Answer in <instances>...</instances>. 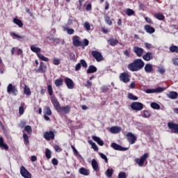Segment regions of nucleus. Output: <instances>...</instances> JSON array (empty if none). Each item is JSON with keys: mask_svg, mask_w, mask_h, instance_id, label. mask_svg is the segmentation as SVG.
<instances>
[{"mask_svg": "<svg viewBox=\"0 0 178 178\" xmlns=\"http://www.w3.org/2000/svg\"><path fill=\"white\" fill-rule=\"evenodd\" d=\"M144 70L145 73H152L154 72V66L152 64L147 63L144 67Z\"/></svg>", "mask_w": 178, "mask_h": 178, "instance_id": "aec40b11", "label": "nucleus"}, {"mask_svg": "<svg viewBox=\"0 0 178 178\" xmlns=\"http://www.w3.org/2000/svg\"><path fill=\"white\" fill-rule=\"evenodd\" d=\"M81 66L84 67L85 69L87 68L88 65L87 64V62L84 59H81L80 60V63H77L75 66V72H79L80 69H81Z\"/></svg>", "mask_w": 178, "mask_h": 178, "instance_id": "f8f14e48", "label": "nucleus"}, {"mask_svg": "<svg viewBox=\"0 0 178 178\" xmlns=\"http://www.w3.org/2000/svg\"><path fill=\"white\" fill-rule=\"evenodd\" d=\"M92 86V82L90 81H87L86 83H85V87H86V88H91Z\"/></svg>", "mask_w": 178, "mask_h": 178, "instance_id": "4d7b16f0", "label": "nucleus"}, {"mask_svg": "<svg viewBox=\"0 0 178 178\" xmlns=\"http://www.w3.org/2000/svg\"><path fill=\"white\" fill-rule=\"evenodd\" d=\"M70 59L73 62H76V55L74 54V53H70Z\"/></svg>", "mask_w": 178, "mask_h": 178, "instance_id": "6e6d98bb", "label": "nucleus"}, {"mask_svg": "<svg viewBox=\"0 0 178 178\" xmlns=\"http://www.w3.org/2000/svg\"><path fill=\"white\" fill-rule=\"evenodd\" d=\"M10 36L15 37L16 38H23V36H20V35L16 34L15 32H10Z\"/></svg>", "mask_w": 178, "mask_h": 178, "instance_id": "052dcab7", "label": "nucleus"}, {"mask_svg": "<svg viewBox=\"0 0 178 178\" xmlns=\"http://www.w3.org/2000/svg\"><path fill=\"white\" fill-rule=\"evenodd\" d=\"M144 66H145V63H144L142 59L137 58L128 65V69L131 72H138V70H141Z\"/></svg>", "mask_w": 178, "mask_h": 178, "instance_id": "f03ea898", "label": "nucleus"}, {"mask_svg": "<svg viewBox=\"0 0 178 178\" xmlns=\"http://www.w3.org/2000/svg\"><path fill=\"white\" fill-rule=\"evenodd\" d=\"M158 72L161 74H165V73L166 72V70H165V68H163V67H159Z\"/></svg>", "mask_w": 178, "mask_h": 178, "instance_id": "864d4df0", "label": "nucleus"}, {"mask_svg": "<svg viewBox=\"0 0 178 178\" xmlns=\"http://www.w3.org/2000/svg\"><path fill=\"white\" fill-rule=\"evenodd\" d=\"M97 70H98L97 67H95V65H90L88 67V69L87 70L86 73L88 74H91L92 73H95L97 72Z\"/></svg>", "mask_w": 178, "mask_h": 178, "instance_id": "a878e982", "label": "nucleus"}, {"mask_svg": "<svg viewBox=\"0 0 178 178\" xmlns=\"http://www.w3.org/2000/svg\"><path fill=\"white\" fill-rule=\"evenodd\" d=\"M111 146L113 149H115V151H127V149H129V147H123L122 145L115 143H111Z\"/></svg>", "mask_w": 178, "mask_h": 178, "instance_id": "2eb2a0df", "label": "nucleus"}, {"mask_svg": "<svg viewBox=\"0 0 178 178\" xmlns=\"http://www.w3.org/2000/svg\"><path fill=\"white\" fill-rule=\"evenodd\" d=\"M122 131V127L119 126H114L110 128V132L112 134H119Z\"/></svg>", "mask_w": 178, "mask_h": 178, "instance_id": "a211bd4d", "label": "nucleus"}, {"mask_svg": "<svg viewBox=\"0 0 178 178\" xmlns=\"http://www.w3.org/2000/svg\"><path fill=\"white\" fill-rule=\"evenodd\" d=\"M74 47H83V42L80 41V37L75 35L72 38Z\"/></svg>", "mask_w": 178, "mask_h": 178, "instance_id": "dca6fc26", "label": "nucleus"}, {"mask_svg": "<svg viewBox=\"0 0 178 178\" xmlns=\"http://www.w3.org/2000/svg\"><path fill=\"white\" fill-rule=\"evenodd\" d=\"M169 49L172 53L175 52L176 54H178V46L172 45L171 47H169Z\"/></svg>", "mask_w": 178, "mask_h": 178, "instance_id": "79ce46f5", "label": "nucleus"}, {"mask_svg": "<svg viewBox=\"0 0 178 178\" xmlns=\"http://www.w3.org/2000/svg\"><path fill=\"white\" fill-rule=\"evenodd\" d=\"M92 140L97 143L98 145H100V147H102L104 145V140H101V138L96 136H92Z\"/></svg>", "mask_w": 178, "mask_h": 178, "instance_id": "bb28decb", "label": "nucleus"}, {"mask_svg": "<svg viewBox=\"0 0 178 178\" xmlns=\"http://www.w3.org/2000/svg\"><path fill=\"white\" fill-rule=\"evenodd\" d=\"M145 22H147V23H149V24H152V23H154L153 22H152V19H151L149 17H145Z\"/></svg>", "mask_w": 178, "mask_h": 178, "instance_id": "69168bd1", "label": "nucleus"}, {"mask_svg": "<svg viewBox=\"0 0 178 178\" xmlns=\"http://www.w3.org/2000/svg\"><path fill=\"white\" fill-rule=\"evenodd\" d=\"M101 90H102V92H106V91H108V90H109V88H108V86H103L101 88Z\"/></svg>", "mask_w": 178, "mask_h": 178, "instance_id": "0e129e2a", "label": "nucleus"}, {"mask_svg": "<svg viewBox=\"0 0 178 178\" xmlns=\"http://www.w3.org/2000/svg\"><path fill=\"white\" fill-rule=\"evenodd\" d=\"M64 31L66 30L67 32V34L72 35L74 34V29H70L67 25H65L63 26Z\"/></svg>", "mask_w": 178, "mask_h": 178, "instance_id": "c9c22d12", "label": "nucleus"}, {"mask_svg": "<svg viewBox=\"0 0 178 178\" xmlns=\"http://www.w3.org/2000/svg\"><path fill=\"white\" fill-rule=\"evenodd\" d=\"M24 93L26 95H31V90H30V88L29 86H27V85H24Z\"/></svg>", "mask_w": 178, "mask_h": 178, "instance_id": "f704fd0d", "label": "nucleus"}, {"mask_svg": "<svg viewBox=\"0 0 178 178\" xmlns=\"http://www.w3.org/2000/svg\"><path fill=\"white\" fill-rule=\"evenodd\" d=\"M128 99H131V101H137L138 99V97L135 96L133 93H128Z\"/></svg>", "mask_w": 178, "mask_h": 178, "instance_id": "a19ab883", "label": "nucleus"}, {"mask_svg": "<svg viewBox=\"0 0 178 178\" xmlns=\"http://www.w3.org/2000/svg\"><path fill=\"white\" fill-rule=\"evenodd\" d=\"M84 29L87 30L88 31H90L91 30V25H90V22H86L83 25Z\"/></svg>", "mask_w": 178, "mask_h": 178, "instance_id": "8fccbe9b", "label": "nucleus"}, {"mask_svg": "<svg viewBox=\"0 0 178 178\" xmlns=\"http://www.w3.org/2000/svg\"><path fill=\"white\" fill-rule=\"evenodd\" d=\"M168 98H170V99H177L178 98V93L177 92L171 91L170 92V94L168 95Z\"/></svg>", "mask_w": 178, "mask_h": 178, "instance_id": "cd10ccee", "label": "nucleus"}, {"mask_svg": "<svg viewBox=\"0 0 178 178\" xmlns=\"http://www.w3.org/2000/svg\"><path fill=\"white\" fill-rule=\"evenodd\" d=\"M23 138L25 145H29L30 144V140H29V136L27 134H23Z\"/></svg>", "mask_w": 178, "mask_h": 178, "instance_id": "4c0bfd02", "label": "nucleus"}, {"mask_svg": "<svg viewBox=\"0 0 178 178\" xmlns=\"http://www.w3.org/2000/svg\"><path fill=\"white\" fill-rule=\"evenodd\" d=\"M150 106H151V108H152V109H156L157 111L161 109V106L158 103H156V102L151 103Z\"/></svg>", "mask_w": 178, "mask_h": 178, "instance_id": "ea45409f", "label": "nucleus"}, {"mask_svg": "<svg viewBox=\"0 0 178 178\" xmlns=\"http://www.w3.org/2000/svg\"><path fill=\"white\" fill-rule=\"evenodd\" d=\"M47 91H48L49 95H50V97H54V96H52V95H54V89L52 88V85L47 86Z\"/></svg>", "mask_w": 178, "mask_h": 178, "instance_id": "c03bdc74", "label": "nucleus"}, {"mask_svg": "<svg viewBox=\"0 0 178 178\" xmlns=\"http://www.w3.org/2000/svg\"><path fill=\"white\" fill-rule=\"evenodd\" d=\"M7 92L8 94H12L14 97H16L17 94H19V90H17V88L15 86H13L12 83H9L7 87Z\"/></svg>", "mask_w": 178, "mask_h": 178, "instance_id": "39448f33", "label": "nucleus"}, {"mask_svg": "<svg viewBox=\"0 0 178 178\" xmlns=\"http://www.w3.org/2000/svg\"><path fill=\"white\" fill-rule=\"evenodd\" d=\"M54 149H55V151L56 152H61V151H62V148H60V147H59V145H55L54 146Z\"/></svg>", "mask_w": 178, "mask_h": 178, "instance_id": "13d9d810", "label": "nucleus"}, {"mask_svg": "<svg viewBox=\"0 0 178 178\" xmlns=\"http://www.w3.org/2000/svg\"><path fill=\"white\" fill-rule=\"evenodd\" d=\"M131 108L132 111H136V112H138L140 111H143L144 108V104L140 102H134L131 104Z\"/></svg>", "mask_w": 178, "mask_h": 178, "instance_id": "20e7f679", "label": "nucleus"}, {"mask_svg": "<svg viewBox=\"0 0 178 178\" xmlns=\"http://www.w3.org/2000/svg\"><path fill=\"white\" fill-rule=\"evenodd\" d=\"M24 131H26L28 134H31V133H33V129H31V126L30 125L25 126Z\"/></svg>", "mask_w": 178, "mask_h": 178, "instance_id": "a18cd8bd", "label": "nucleus"}, {"mask_svg": "<svg viewBox=\"0 0 178 178\" xmlns=\"http://www.w3.org/2000/svg\"><path fill=\"white\" fill-rule=\"evenodd\" d=\"M53 63L56 66H58V65H60V59L57 58H54V60H53Z\"/></svg>", "mask_w": 178, "mask_h": 178, "instance_id": "3c124183", "label": "nucleus"}, {"mask_svg": "<svg viewBox=\"0 0 178 178\" xmlns=\"http://www.w3.org/2000/svg\"><path fill=\"white\" fill-rule=\"evenodd\" d=\"M51 102L57 112H58V113H62L63 112V113L67 115V113H70L72 107H70V106L69 105H67L65 106H60V104H59V102L58 101V99H56V97H51Z\"/></svg>", "mask_w": 178, "mask_h": 178, "instance_id": "f257e3e1", "label": "nucleus"}, {"mask_svg": "<svg viewBox=\"0 0 178 178\" xmlns=\"http://www.w3.org/2000/svg\"><path fill=\"white\" fill-rule=\"evenodd\" d=\"M43 137L47 140V141L55 140V133H54V131H45L43 134Z\"/></svg>", "mask_w": 178, "mask_h": 178, "instance_id": "6e6552de", "label": "nucleus"}, {"mask_svg": "<svg viewBox=\"0 0 178 178\" xmlns=\"http://www.w3.org/2000/svg\"><path fill=\"white\" fill-rule=\"evenodd\" d=\"M104 20L108 26H112L113 24V22H112V19H111V17L109 15H105L104 16Z\"/></svg>", "mask_w": 178, "mask_h": 178, "instance_id": "473e14b6", "label": "nucleus"}, {"mask_svg": "<svg viewBox=\"0 0 178 178\" xmlns=\"http://www.w3.org/2000/svg\"><path fill=\"white\" fill-rule=\"evenodd\" d=\"M89 144L92 146V148H93L94 151H98V146H97L95 143L92 142V140H89Z\"/></svg>", "mask_w": 178, "mask_h": 178, "instance_id": "09e8293b", "label": "nucleus"}, {"mask_svg": "<svg viewBox=\"0 0 178 178\" xmlns=\"http://www.w3.org/2000/svg\"><path fill=\"white\" fill-rule=\"evenodd\" d=\"M92 167L93 170H95V172H99V165L98 164V162L97 161V160H95V159H93L92 160Z\"/></svg>", "mask_w": 178, "mask_h": 178, "instance_id": "4be33fe9", "label": "nucleus"}, {"mask_svg": "<svg viewBox=\"0 0 178 178\" xmlns=\"http://www.w3.org/2000/svg\"><path fill=\"white\" fill-rule=\"evenodd\" d=\"M149 156V154L145 153L140 159H136L135 162L136 163H138L140 168H143V166H144V162H145V161L148 159Z\"/></svg>", "mask_w": 178, "mask_h": 178, "instance_id": "7ed1b4c3", "label": "nucleus"}, {"mask_svg": "<svg viewBox=\"0 0 178 178\" xmlns=\"http://www.w3.org/2000/svg\"><path fill=\"white\" fill-rule=\"evenodd\" d=\"M21 176L24 178H31V174L26 169L25 166L22 165L20 168Z\"/></svg>", "mask_w": 178, "mask_h": 178, "instance_id": "1a4fd4ad", "label": "nucleus"}, {"mask_svg": "<svg viewBox=\"0 0 178 178\" xmlns=\"http://www.w3.org/2000/svg\"><path fill=\"white\" fill-rule=\"evenodd\" d=\"M165 90L163 88H156L155 89H147L145 90L146 94H159L160 92H163Z\"/></svg>", "mask_w": 178, "mask_h": 178, "instance_id": "9b49d317", "label": "nucleus"}, {"mask_svg": "<svg viewBox=\"0 0 178 178\" xmlns=\"http://www.w3.org/2000/svg\"><path fill=\"white\" fill-rule=\"evenodd\" d=\"M125 13L126 15H127V16H133V15H134V13H136L134 12V10H131V8H127L125 10Z\"/></svg>", "mask_w": 178, "mask_h": 178, "instance_id": "49530a36", "label": "nucleus"}, {"mask_svg": "<svg viewBox=\"0 0 178 178\" xmlns=\"http://www.w3.org/2000/svg\"><path fill=\"white\" fill-rule=\"evenodd\" d=\"M144 30L146 31V33H148V34H154V33H155V28L149 24L145 25Z\"/></svg>", "mask_w": 178, "mask_h": 178, "instance_id": "6ab92c4d", "label": "nucleus"}, {"mask_svg": "<svg viewBox=\"0 0 178 178\" xmlns=\"http://www.w3.org/2000/svg\"><path fill=\"white\" fill-rule=\"evenodd\" d=\"M54 84L56 87H60V86H63V79H56L54 81Z\"/></svg>", "mask_w": 178, "mask_h": 178, "instance_id": "72a5a7b5", "label": "nucleus"}, {"mask_svg": "<svg viewBox=\"0 0 178 178\" xmlns=\"http://www.w3.org/2000/svg\"><path fill=\"white\" fill-rule=\"evenodd\" d=\"M143 59H144V60H146V62H149V60L154 59V55L152 54V53L148 51L143 56Z\"/></svg>", "mask_w": 178, "mask_h": 178, "instance_id": "412c9836", "label": "nucleus"}, {"mask_svg": "<svg viewBox=\"0 0 178 178\" xmlns=\"http://www.w3.org/2000/svg\"><path fill=\"white\" fill-rule=\"evenodd\" d=\"M151 113L147 110L143 111V118H149Z\"/></svg>", "mask_w": 178, "mask_h": 178, "instance_id": "603ef678", "label": "nucleus"}, {"mask_svg": "<svg viewBox=\"0 0 178 178\" xmlns=\"http://www.w3.org/2000/svg\"><path fill=\"white\" fill-rule=\"evenodd\" d=\"M154 17L157 19L158 20H165V15H162L161 13H155L154 15Z\"/></svg>", "mask_w": 178, "mask_h": 178, "instance_id": "e433bc0d", "label": "nucleus"}, {"mask_svg": "<svg viewBox=\"0 0 178 178\" xmlns=\"http://www.w3.org/2000/svg\"><path fill=\"white\" fill-rule=\"evenodd\" d=\"M118 178H127V175H126V172H120L118 174Z\"/></svg>", "mask_w": 178, "mask_h": 178, "instance_id": "5fc2aeb1", "label": "nucleus"}, {"mask_svg": "<svg viewBox=\"0 0 178 178\" xmlns=\"http://www.w3.org/2000/svg\"><path fill=\"white\" fill-rule=\"evenodd\" d=\"M82 43H83L82 47H88V44H90V42L88 41V40L84 39Z\"/></svg>", "mask_w": 178, "mask_h": 178, "instance_id": "e2e57ef3", "label": "nucleus"}, {"mask_svg": "<svg viewBox=\"0 0 178 178\" xmlns=\"http://www.w3.org/2000/svg\"><path fill=\"white\" fill-rule=\"evenodd\" d=\"M168 127L171 131V133L178 134V124H175L173 122H168Z\"/></svg>", "mask_w": 178, "mask_h": 178, "instance_id": "ddd939ff", "label": "nucleus"}, {"mask_svg": "<svg viewBox=\"0 0 178 178\" xmlns=\"http://www.w3.org/2000/svg\"><path fill=\"white\" fill-rule=\"evenodd\" d=\"M99 156H101L102 159H104L106 163H108V157L102 153H99Z\"/></svg>", "mask_w": 178, "mask_h": 178, "instance_id": "bf43d9fd", "label": "nucleus"}, {"mask_svg": "<svg viewBox=\"0 0 178 178\" xmlns=\"http://www.w3.org/2000/svg\"><path fill=\"white\" fill-rule=\"evenodd\" d=\"M108 42L111 47H115V45H118V44H119V40L114 38H110L108 40Z\"/></svg>", "mask_w": 178, "mask_h": 178, "instance_id": "c85d7f7f", "label": "nucleus"}, {"mask_svg": "<svg viewBox=\"0 0 178 178\" xmlns=\"http://www.w3.org/2000/svg\"><path fill=\"white\" fill-rule=\"evenodd\" d=\"M112 175H113V169H107L106 176H107V177H112Z\"/></svg>", "mask_w": 178, "mask_h": 178, "instance_id": "de8ad7c7", "label": "nucleus"}, {"mask_svg": "<svg viewBox=\"0 0 178 178\" xmlns=\"http://www.w3.org/2000/svg\"><path fill=\"white\" fill-rule=\"evenodd\" d=\"M0 148H1V149H5L6 151L9 149V146L3 142V138L2 136L0 137Z\"/></svg>", "mask_w": 178, "mask_h": 178, "instance_id": "393cba45", "label": "nucleus"}, {"mask_svg": "<svg viewBox=\"0 0 178 178\" xmlns=\"http://www.w3.org/2000/svg\"><path fill=\"white\" fill-rule=\"evenodd\" d=\"M133 51L138 58H141L144 54V49L137 46L134 47Z\"/></svg>", "mask_w": 178, "mask_h": 178, "instance_id": "f3484780", "label": "nucleus"}, {"mask_svg": "<svg viewBox=\"0 0 178 178\" xmlns=\"http://www.w3.org/2000/svg\"><path fill=\"white\" fill-rule=\"evenodd\" d=\"M79 172L80 173V175H83V176H89L90 175V170H88L84 167H81V168H79Z\"/></svg>", "mask_w": 178, "mask_h": 178, "instance_id": "b1692460", "label": "nucleus"}, {"mask_svg": "<svg viewBox=\"0 0 178 178\" xmlns=\"http://www.w3.org/2000/svg\"><path fill=\"white\" fill-rule=\"evenodd\" d=\"M31 51H32V52H35V54L38 55V54H40V52H41V48L35 47V46L34 44H32L31 46Z\"/></svg>", "mask_w": 178, "mask_h": 178, "instance_id": "c756f323", "label": "nucleus"}, {"mask_svg": "<svg viewBox=\"0 0 178 178\" xmlns=\"http://www.w3.org/2000/svg\"><path fill=\"white\" fill-rule=\"evenodd\" d=\"M128 143L133 145L137 141V137L131 132H128L126 135Z\"/></svg>", "mask_w": 178, "mask_h": 178, "instance_id": "0eeeda50", "label": "nucleus"}, {"mask_svg": "<svg viewBox=\"0 0 178 178\" xmlns=\"http://www.w3.org/2000/svg\"><path fill=\"white\" fill-rule=\"evenodd\" d=\"M51 163H53V165H54V166L58 165V161L57 159H52L51 160Z\"/></svg>", "mask_w": 178, "mask_h": 178, "instance_id": "774afa93", "label": "nucleus"}, {"mask_svg": "<svg viewBox=\"0 0 178 178\" xmlns=\"http://www.w3.org/2000/svg\"><path fill=\"white\" fill-rule=\"evenodd\" d=\"M45 156L47 159H51V156H52V152H51V150L48 148L46 149Z\"/></svg>", "mask_w": 178, "mask_h": 178, "instance_id": "37998d69", "label": "nucleus"}, {"mask_svg": "<svg viewBox=\"0 0 178 178\" xmlns=\"http://www.w3.org/2000/svg\"><path fill=\"white\" fill-rule=\"evenodd\" d=\"M39 73H45L47 72V65L44 62H40V67L38 69Z\"/></svg>", "mask_w": 178, "mask_h": 178, "instance_id": "5701e85b", "label": "nucleus"}, {"mask_svg": "<svg viewBox=\"0 0 178 178\" xmlns=\"http://www.w3.org/2000/svg\"><path fill=\"white\" fill-rule=\"evenodd\" d=\"M43 113L47 116H51V115H52V111L49 106H45L43 111Z\"/></svg>", "mask_w": 178, "mask_h": 178, "instance_id": "7c9ffc66", "label": "nucleus"}, {"mask_svg": "<svg viewBox=\"0 0 178 178\" xmlns=\"http://www.w3.org/2000/svg\"><path fill=\"white\" fill-rule=\"evenodd\" d=\"M120 80L123 83H129L130 81V74L129 72H122L120 74Z\"/></svg>", "mask_w": 178, "mask_h": 178, "instance_id": "9d476101", "label": "nucleus"}, {"mask_svg": "<svg viewBox=\"0 0 178 178\" xmlns=\"http://www.w3.org/2000/svg\"><path fill=\"white\" fill-rule=\"evenodd\" d=\"M64 83L69 90H73V88H74V82H73L72 79L67 77L65 78Z\"/></svg>", "mask_w": 178, "mask_h": 178, "instance_id": "4468645a", "label": "nucleus"}, {"mask_svg": "<svg viewBox=\"0 0 178 178\" xmlns=\"http://www.w3.org/2000/svg\"><path fill=\"white\" fill-rule=\"evenodd\" d=\"M19 115H23V113H24V107L23 106H19Z\"/></svg>", "mask_w": 178, "mask_h": 178, "instance_id": "680f3d73", "label": "nucleus"}, {"mask_svg": "<svg viewBox=\"0 0 178 178\" xmlns=\"http://www.w3.org/2000/svg\"><path fill=\"white\" fill-rule=\"evenodd\" d=\"M13 23H15V24H17V26H18V27H19L20 29L23 27V22H22L21 19H19L17 18H14Z\"/></svg>", "mask_w": 178, "mask_h": 178, "instance_id": "2f4dec72", "label": "nucleus"}, {"mask_svg": "<svg viewBox=\"0 0 178 178\" xmlns=\"http://www.w3.org/2000/svg\"><path fill=\"white\" fill-rule=\"evenodd\" d=\"M91 55L97 62H102V60H104V56H102V54L98 51H92Z\"/></svg>", "mask_w": 178, "mask_h": 178, "instance_id": "423d86ee", "label": "nucleus"}, {"mask_svg": "<svg viewBox=\"0 0 178 178\" xmlns=\"http://www.w3.org/2000/svg\"><path fill=\"white\" fill-rule=\"evenodd\" d=\"M37 56L39 58V59H41V60H43L44 62H49V58L44 57V56L40 53L38 54Z\"/></svg>", "mask_w": 178, "mask_h": 178, "instance_id": "58836bf2", "label": "nucleus"}, {"mask_svg": "<svg viewBox=\"0 0 178 178\" xmlns=\"http://www.w3.org/2000/svg\"><path fill=\"white\" fill-rule=\"evenodd\" d=\"M172 63L175 66H178V58H173Z\"/></svg>", "mask_w": 178, "mask_h": 178, "instance_id": "338daca9", "label": "nucleus"}]
</instances>
